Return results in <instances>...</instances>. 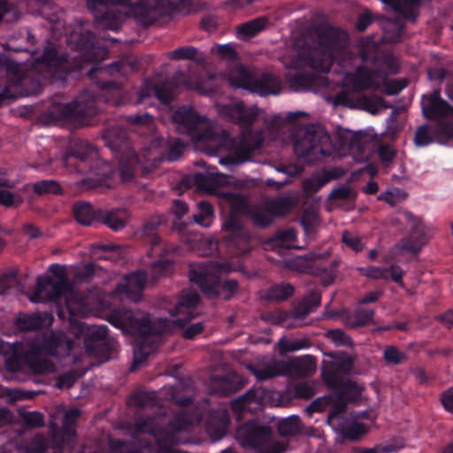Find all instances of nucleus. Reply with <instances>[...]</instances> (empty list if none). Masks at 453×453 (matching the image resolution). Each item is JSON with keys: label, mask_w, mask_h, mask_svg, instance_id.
<instances>
[{"label": "nucleus", "mask_w": 453, "mask_h": 453, "mask_svg": "<svg viewBox=\"0 0 453 453\" xmlns=\"http://www.w3.org/2000/svg\"><path fill=\"white\" fill-rule=\"evenodd\" d=\"M348 36L345 32L334 27L325 28L318 37L314 47L309 49L303 56V65L316 72H328L333 60L337 57L338 65L343 78L340 90L334 96L335 104L347 105L350 108L365 110L377 114L387 105L380 97L358 96L364 89L382 88L388 95L396 94L407 86L405 80H388L384 73L372 72L360 66L368 56H353L347 49Z\"/></svg>", "instance_id": "f257e3e1"}, {"label": "nucleus", "mask_w": 453, "mask_h": 453, "mask_svg": "<svg viewBox=\"0 0 453 453\" xmlns=\"http://www.w3.org/2000/svg\"><path fill=\"white\" fill-rule=\"evenodd\" d=\"M72 348V342L62 333L40 335L26 343L10 344L0 340V354L5 357L12 371L28 367L36 373L52 372L55 365L50 357H65Z\"/></svg>", "instance_id": "f03ea898"}, {"label": "nucleus", "mask_w": 453, "mask_h": 453, "mask_svg": "<svg viewBox=\"0 0 453 453\" xmlns=\"http://www.w3.org/2000/svg\"><path fill=\"white\" fill-rule=\"evenodd\" d=\"M327 406L334 409L327 418L329 426L347 440H361L370 431L375 420L374 416L368 418L366 412L354 414L342 411L333 395L318 398L307 408V411L310 414L322 411Z\"/></svg>", "instance_id": "7ed1b4c3"}, {"label": "nucleus", "mask_w": 453, "mask_h": 453, "mask_svg": "<svg viewBox=\"0 0 453 453\" xmlns=\"http://www.w3.org/2000/svg\"><path fill=\"white\" fill-rule=\"evenodd\" d=\"M50 271L52 275L49 278L38 279L35 291L30 296V300L39 303L64 296L71 314L85 315V303L67 281L65 268L58 265H53L50 266Z\"/></svg>", "instance_id": "20e7f679"}, {"label": "nucleus", "mask_w": 453, "mask_h": 453, "mask_svg": "<svg viewBox=\"0 0 453 453\" xmlns=\"http://www.w3.org/2000/svg\"><path fill=\"white\" fill-rule=\"evenodd\" d=\"M296 154L307 162L334 155L329 134L320 127H298L292 134Z\"/></svg>", "instance_id": "39448f33"}, {"label": "nucleus", "mask_w": 453, "mask_h": 453, "mask_svg": "<svg viewBox=\"0 0 453 453\" xmlns=\"http://www.w3.org/2000/svg\"><path fill=\"white\" fill-rule=\"evenodd\" d=\"M108 321L124 333L139 335L142 338L163 334L170 329V322L166 319H157L153 322L147 315L137 311H113L108 315Z\"/></svg>", "instance_id": "423d86ee"}, {"label": "nucleus", "mask_w": 453, "mask_h": 453, "mask_svg": "<svg viewBox=\"0 0 453 453\" xmlns=\"http://www.w3.org/2000/svg\"><path fill=\"white\" fill-rule=\"evenodd\" d=\"M164 152L160 142H154L142 154V159L138 160L135 153L129 148H125L118 156L119 170L121 180L128 182L133 180L134 171L140 164L144 170L156 167L163 160Z\"/></svg>", "instance_id": "0eeeda50"}, {"label": "nucleus", "mask_w": 453, "mask_h": 453, "mask_svg": "<svg viewBox=\"0 0 453 453\" xmlns=\"http://www.w3.org/2000/svg\"><path fill=\"white\" fill-rule=\"evenodd\" d=\"M180 132L187 133L194 142L214 139V123L187 106L180 107L173 115Z\"/></svg>", "instance_id": "6e6552de"}, {"label": "nucleus", "mask_w": 453, "mask_h": 453, "mask_svg": "<svg viewBox=\"0 0 453 453\" xmlns=\"http://www.w3.org/2000/svg\"><path fill=\"white\" fill-rule=\"evenodd\" d=\"M228 81L234 87L244 88L261 96L277 94L280 81L272 75H263L257 78L251 72L241 65L234 67L229 74Z\"/></svg>", "instance_id": "1a4fd4ad"}, {"label": "nucleus", "mask_w": 453, "mask_h": 453, "mask_svg": "<svg viewBox=\"0 0 453 453\" xmlns=\"http://www.w3.org/2000/svg\"><path fill=\"white\" fill-rule=\"evenodd\" d=\"M237 268L229 263L219 265L209 262L199 266H192L190 270V280L196 282L201 290L209 297L219 295V277L223 273L235 271Z\"/></svg>", "instance_id": "9d476101"}, {"label": "nucleus", "mask_w": 453, "mask_h": 453, "mask_svg": "<svg viewBox=\"0 0 453 453\" xmlns=\"http://www.w3.org/2000/svg\"><path fill=\"white\" fill-rule=\"evenodd\" d=\"M397 219L406 223L407 227L411 230V234L395 245L392 249L393 256L398 257L405 253L416 254L419 252L426 242L421 222L408 211L399 212Z\"/></svg>", "instance_id": "9b49d317"}, {"label": "nucleus", "mask_w": 453, "mask_h": 453, "mask_svg": "<svg viewBox=\"0 0 453 453\" xmlns=\"http://www.w3.org/2000/svg\"><path fill=\"white\" fill-rule=\"evenodd\" d=\"M260 144V140L253 139L250 136H242L237 140H232L230 137H224L220 145L221 149L228 151L227 158H221L219 163L224 165L240 164L250 159L252 150H256Z\"/></svg>", "instance_id": "f8f14e48"}, {"label": "nucleus", "mask_w": 453, "mask_h": 453, "mask_svg": "<svg viewBox=\"0 0 453 453\" xmlns=\"http://www.w3.org/2000/svg\"><path fill=\"white\" fill-rule=\"evenodd\" d=\"M131 0H88V7L104 29L118 30L125 19L122 13L108 12L110 4H129Z\"/></svg>", "instance_id": "ddd939ff"}, {"label": "nucleus", "mask_w": 453, "mask_h": 453, "mask_svg": "<svg viewBox=\"0 0 453 453\" xmlns=\"http://www.w3.org/2000/svg\"><path fill=\"white\" fill-rule=\"evenodd\" d=\"M216 107L222 119L242 126L252 124L259 116V110L255 105L245 107L239 100H234L227 104L218 103Z\"/></svg>", "instance_id": "4468645a"}, {"label": "nucleus", "mask_w": 453, "mask_h": 453, "mask_svg": "<svg viewBox=\"0 0 453 453\" xmlns=\"http://www.w3.org/2000/svg\"><path fill=\"white\" fill-rule=\"evenodd\" d=\"M293 207V201L288 196L266 200L252 211L253 221L259 226H267L274 217L282 216Z\"/></svg>", "instance_id": "2eb2a0df"}, {"label": "nucleus", "mask_w": 453, "mask_h": 453, "mask_svg": "<svg viewBox=\"0 0 453 453\" xmlns=\"http://www.w3.org/2000/svg\"><path fill=\"white\" fill-rule=\"evenodd\" d=\"M224 229L227 232L226 243L229 250H234L236 255L243 254L250 250L249 235L233 212L224 224Z\"/></svg>", "instance_id": "dca6fc26"}, {"label": "nucleus", "mask_w": 453, "mask_h": 453, "mask_svg": "<svg viewBox=\"0 0 453 453\" xmlns=\"http://www.w3.org/2000/svg\"><path fill=\"white\" fill-rule=\"evenodd\" d=\"M270 430L265 426L249 422L241 426L236 432V438L244 448H257L266 441Z\"/></svg>", "instance_id": "f3484780"}, {"label": "nucleus", "mask_w": 453, "mask_h": 453, "mask_svg": "<svg viewBox=\"0 0 453 453\" xmlns=\"http://www.w3.org/2000/svg\"><path fill=\"white\" fill-rule=\"evenodd\" d=\"M169 8L168 0H135L134 12L140 21L149 25L167 13Z\"/></svg>", "instance_id": "a211bd4d"}, {"label": "nucleus", "mask_w": 453, "mask_h": 453, "mask_svg": "<svg viewBox=\"0 0 453 453\" xmlns=\"http://www.w3.org/2000/svg\"><path fill=\"white\" fill-rule=\"evenodd\" d=\"M199 302L196 292L192 290L183 291L174 310L171 311V316L174 318L173 323L181 326L185 322L196 315V307Z\"/></svg>", "instance_id": "6ab92c4d"}, {"label": "nucleus", "mask_w": 453, "mask_h": 453, "mask_svg": "<svg viewBox=\"0 0 453 453\" xmlns=\"http://www.w3.org/2000/svg\"><path fill=\"white\" fill-rule=\"evenodd\" d=\"M146 284V276L144 272L139 270L129 275H127L123 282L118 285L115 296L125 295L127 299L137 302L142 297V292Z\"/></svg>", "instance_id": "aec40b11"}, {"label": "nucleus", "mask_w": 453, "mask_h": 453, "mask_svg": "<svg viewBox=\"0 0 453 453\" xmlns=\"http://www.w3.org/2000/svg\"><path fill=\"white\" fill-rule=\"evenodd\" d=\"M269 391L264 388H256L249 391L245 395L232 403L236 411H255L269 403Z\"/></svg>", "instance_id": "412c9836"}, {"label": "nucleus", "mask_w": 453, "mask_h": 453, "mask_svg": "<svg viewBox=\"0 0 453 453\" xmlns=\"http://www.w3.org/2000/svg\"><path fill=\"white\" fill-rule=\"evenodd\" d=\"M358 272L372 280H391L397 283L402 288H405V285L403 281V269L395 265H392L388 268L380 266H366L357 268Z\"/></svg>", "instance_id": "4be33fe9"}, {"label": "nucleus", "mask_w": 453, "mask_h": 453, "mask_svg": "<svg viewBox=\"0 0 453 453\" xmlns=\"http://www.w3.org/2000/svg\"><path fill=\"white\" fill-rule=\"evenodd\" d=\"M422 109L428 118H448L453 120V107L441 99L438 91L433 92L429 96L423 97Z\"/></svg>", "instance_id": "5701e85b"}, {"label": "nucleus", "mask_w": 453, "mask_h": 453, "mask_svg": "<svg viewBox=\"0 0 453 453\" xmlns=\"http://www.w3.org/2000/svg\"><path fill=\"white\" fill-rule=\"evenodd\" d=\"M96 158L97 152L95 148L88 142H81L73 154L64 158V164L73 165L78 172H85L88 163Z\"/></svg>", "instance_id": "b1692460"}, {"label": "nucleus", "mask_w": 453, "mask_h": 453, "mask_svg": "<svg viewBox=\"0 0 453 453\" xmlns=\"http://www.w3.org/2000/svg\"><path fill=\"white\" fill-rule=\"evenodd\" d=\"M453 136V128L449 126L440 125L432 132L426 126L420 127L415 134V144L417 146H426L433 142H443L445 139Z\"/></svg>", "instance_id": "393cba45"}, {"label": "nucleus", "mask_w": 453, "mask_h": 453, "mask_svg": "<svg viewBox=\"0 0 453 453\" xmlns=\"http://www.w3.org/2000/svg\"><path fill=\"white\" fill-rule=\"evenodd\" d=\"M173 82L178 86L183 84L186 88L197 91L202 95L210 96L215 90V78L211 75L205 78H196V81H193L188 79L184 73H179L174 76Z\"/></svg>", "instance_id": "a878e982"}, {"label": "nucleus", "mask_w": 453, "mask_h": 453, "mask_svg": "<svg viewBox=\"0 0 453 453\" xmlns=\"http://www.w3.org/2000/svg\"><path fill=\"white\" fill-rule=\"evenodd\" d=\"M352 367V360L349 356L341 355L336 357L330 364L326 365L323 376L328 384H335L340 374L349 372Z\"/></svg>", "instance_id": "bb28decb"}, {"label": "nucleus", "mask_w": 453, "mask_h": 453, "mask_svg": "<svg viewBox=\"0 0 453 453\" xmlns=\"http://www.w3.org/2000/svg\"><path fill=\"white\" fill-rule=\"evenodd\" d=\"M154 94L158 100L167 104L173 97V91L170 84H160L156 87H152L149 84H145L139 92V103L144 102V100Z\"/></svg>", "instance_id": "cd10ccee"}, {"label": "nucleus", "mask_w": 453, "mask_h": 453, "mask_svg": "<svg viewBox=\"0 0 453 453\" xmlns=\"http://www.w3.org/2000/svg\"><path fill=\"white\" fill-rule=\"evenodd\" d=\"M389 4L392 9L408 19H415L417 16V8L420 0H380Z\"/></svg>", "instance_id": "c85d7f7f"}, {"label": "nucleus", "mask_w": 453, "mask_h": 453, "mask_svg": "<svg viewBox=\"0 0 453 453\" xmlns=\"http://www.w3.org/2000/svg\"><path fill=\"white\" fill-rule=\"evenodd\" d=\"M81 336H84L86 345L89 346V342H95L97 344L107 336V327L104 325L80 324Z\"/></svg>", "instance_id": "c756f323"}, {"label": "nucleus", "mask_w": 453, "mask_h": 453, "mask_svg": "<svg viewBox=\"0 0 453 453\" xmlns=\"http://www.w3.org/2000/svg\"><path fill=\"white\" fill-rule=\"evenodd\" d=\"M85 104L83 100H77L73 103L62 105L63 118L76 119L78 116H87L92 114L94 111L91 108L93 102Z\"/></svg>", "instance_id": "7c9ffc66"}, {"label": "nucleus", "mask_w": 453, "mask_h": 453, "mask_svg": "<svg viewBox=\"0 0 453 453\" xmlns=\"http://www.w3.org/2000/svg\"><path fill=\"white\" fill-rule=\"evenodd\" d=\"M229 423L228 415L225 411H221L218 414L217 423L214 424L211 419L207 425V432L212 440L220 439L226 432Z\"/></svg>", "instance_id": "2f4dec72"}, {"label": "nucleus", "mask_w": 453, "mask_h": 453, "mask_svg": "<svg viewBox=\"0 0 453 453\" xmlns=\"http://www.w3.org/2000/svg\"><path fill=\"white\" fill-rule=\"evenodd\" d=\"M266 25V19L263 18L256 19L242 24L237 29V37L240 39H247L254 36L263 30Z\"/></svg>", "instance_id": "473e14b6"}, {"label": "nucleus", "mask_w": 453, "mask_h": 453, "mask_svg": "<svg viewBox=\"0 0 453 453\" xmlns=\"http://www.w3.org/2000/svg\"><path fill=\"white\" fill-rule=\"evenodd\" d=\"M76 220L84 226L91 225L96 219V213L91 205L87 203H77L73 207Z\"/></svg>", "instance_id": "72a5a7b5"}, {"label": "nucleus", "mask_w": 453, "mask_h": 453, "mask_svg": "<svg viewBox=\"0 0 453 453\" xmlns=\"http://www.w3.org/2000/svg\"><path fill=\"white\" fill-rule=\"evenodd\" d=\"M155 424L156 421L154 418L149 419L142 423H138L137 430L142 433H149L155 436L159 445L166 443L168 441H172V435L168 434V433L166 432H161V429H157L154 426H152Z\"/></svg>", "instance_id": "f704fd0d"}, {"label": "nucleus", "mask_w": 453, "mask_h": 453, "mask_svg": "<svg viewBox=\"0 0 453 453\" xmlns=\"http://www.w3.org/2000/svg\"><path fill=\"white\" fill-rule=\"evenodd\" d=\"M404 447L403 439H394L370 449H360L356 453H395Z\"/></svg>", "instance_id": "c9c22d12"}, {"label": "nucleus", "mask_w": 453, "mask_h": 453, "mask_svg": "<svg viewBox=\"0 0 453 453\" xmlns=\"http://www.w3.org/2000/svg\"><path fill=\"white\" fill-rule=\"evenodd\" d=\"M273 245L276 247L288 249H301L302 246L297 243L296 234L293 229L280 232L273 240Z\"/></svg>", "instance_id": "e433bc0d"}, {"label": "nucleus", "mask_w": 453, "mask_h": 453, "mask_svg": "<svg viewBox=\"0 0 453 453\" xmlns=\"http://www.w3.org/2000/svg\"><path fill=\"white\" fill-rule=\"evenodd\" d=\"M199 213L194 216L196 223L204 227H209L212 223L213 211L211 205L207 202H200L198 203Z\"/></svg>", "instance_id": "4c0bfd02"}, {"label": "nucleus", "mask_w": 453, "mask_h": 453, "mask_svg": "<svg viewBox=\"0 0 453 453\" xmlns=\"http://www.w3.org/2000/svg\"><path fill=\"white\" fill-rule=\"evenodd\" d=\"M46 448L45 440L42 436H35L26 449L15 447L13 449H9L8 453H43ZM0 453L5 452L0 449Z\"/></svg>", "instance_id": "58836bf2"}, {"label": "nucleus", "mask_w": 453, "mask_h": 453, "mask_svg": "<svg viewBox=\"0 0 453 453\" xmlns=\"http://www.w3.org/2000/svg\"><path fill=\"white\" fill-rule=\"evenodd\" d=\"M80 415V411L77 409L67 411L65 414L62 431L68 439H72L75 436L74 425Z\"/></svg>", "instance_id": "ea45409f"}, {"label": "nucleus", "mask_w": 453, "mask_h": 453, "mask_svg": "<svg viewBox=\"0 0 453 453\" xmlns=\"http://www.w3.org/2000/svg\"><path fill=\"white\" fill-rule=\"evenodd\" d=\"M280 364L277 362H272L270 365L266 367L263 368H255V367H250L253 374L257 377L258 380H267L271 379L273 377H275L277 375L281 374L280 370Z\"/></svg>", "instance_id": "a19ab883"}, {"label": "nucleus", "mask_w": 453, "mask_h": 453, "mask_svg": "<svg viewBox=\"0 0 453 453\" xmlns=\"http://www.w3.org/2000/svg\"><path fill=\"white\" fill-rule=\"evenodd\" d=\"M278 429L282 435H291L300 430V419L297 416L288 417L278 424Z\"/></svg>", "instance_id": "79ce46f5"}, {"label": "nucleus", "mask_w": 453, "mask_h": 453, "mask_svg": "<svg viewBox=\"0 0 453 453\" xmlns=\"http://www.w3.org/2000/svg\"><path fill=\"white\" fill-rule=\"evenodd\" d=\"M320 303V294L317 291L311 293L309 296L304 298L302 304L296 311L298 317L305 316L310 313L314 308L318 307Z\"/></svg>", "instance_id": "37998d69"}, {"label": "nucleus", "mask_w": 453, "mask_h": 453, "mask_svg": "<svg viewBox=\"0 0 453 453\" xmlns=\"http://www.w3.org/2000/svg\"><path fill=\"white\" fill-rule=\"evenodd\" d=\"M191 247L192 249L197 250L200 255L209 256L217 250L218 245L213 240L208 238L202 240L201 237L196 236V242L191 244Z\"/></svg>", "instance_id": "c03bdc74"}, {"label": "nucleus", "mask_w": 453, "mask_h": 453, "mask_svg": "<svg viewBox=\"0 0 453 453\" xmlns=\"http://www.w3.org/2000/svg\"><path fill=\"white\" fill-rule=\"evenodd\" d=\"M280 351L284 354L288 351H297L309 347V341L307 339H296L292 341L280 340L279 342Z\"/></svg>", "instance_id": "a18cd8bd"}, {"label": "nucleus", "mask_w": 453, "mask_h": 453, "mask_svg": "<svg viewBox=\"0 0 453 453\" xmlns=\"http://www.w3.org/2000/svg\"><path fill=\"white\" fill-rule=\"evenodd\" d=\"M42 325V318L39 314L25 315L18 320L19 327L23 330L38 328Z\"/></svg>", "instance_id": "49530a36"}, {"label": "nucleus", "mask_w": 453, "mask_h": 453, "mask_svg": "<svg viewBox=\"0 0 453 453\" xmlns=\"http://www.w3.org/2000/svg\"><path fill=\"white\" fill-rule=\"evenodd\" d=\"M302 225L305 232H309L319 223V211L316 206L307 209L302 217Z\"/></svg>", "instance_id": "de8ad7c7"}, {"label": "nucleus", "mask_w": 453, "mask_h": 453, "mask_svg": "<svg viewBox=\"0 0 453 453\" xmlns=\"http://www.w3.org/2000/svg\"><path fill=\"white\" fill-rule=\"evenodd\" d=\"M405 197L406 193L403 190L395 188L380 194L379 198L387 202L390 205H395V203L404 200Z\"/></svg>", "instance_id": "09e8293b"}, {"label": "nucleus", "mask_w": 453, "mask_h": 453, "mask_svg": "<svg viewBox=\"0 0 453 453\" xmlns=\"http://www.w3.org/2000/svg\"><path fill=\"white\" fill-rule=\"evenodd\" d=\"M22 203L21 196L8 189L0 188V203L8 207H16Z\"/></svg>", "instance_id": "8fccbe9b"}, {"label": "nucleus", "mask_w": 453, "mask_h": 453, "mask_svg": "<svg viewBox=\"0 0 453 453\" xmlns=\"http://www.w3.org/2000/svg\"><path fill=\"white\" fill-rule=\"evenodd\" d=\"M34 190L38 194H57L60 191V187L55 180H42L34 184Z\"/></svg>", "instance_id": "3c124183"}, {"label": "nucleus", "mask_w": 453, "mask_h": 453, "mask_svg": "<svg viewBox=\"0 0 453 453\" xmlns=\"http://www.w3.org/2000/svg\"><path fill=\"white\" fill-rule=\"evenodd\" d=\"M293 288L289 284H280L273 286L270 292L269 297L274 300H283L291 296Z\"/></svg>", "instance_id": "603ef678"}, {"label": "nucleus", "mask_w": 453, "mask_h": 453, "mask_svg": "<svg viewBox=\"0 0 453 453\" xmlns=\"http://www.w3.org/2000/svg\"><path fill=\"white\" fill-rule=\"evenodd\" d=\"M24 424L30 427H40L44 425V419L42 413L38 411H26L22 413Z\"/></svg>", "instance_id": "864d4df0"}, {"label": "nucleus", "mask_w": 453, "mask_h": 453, "mask_svg": "<svg viewBox=\"0 0 453 453\" xmlns=\"http://www.w3.org/2000/svg\"><path fill=\"white\" fill-rule=\"evenodd\" d=\"M333 177L329 174H326L323 177L313 176L312 178L306 180L303 183L304 188L308 192L317 191L326 182H328Z\"/></svg>", "instance_id": "5fc2aeb1"}, {"label": "nucleus", "mask_w": 453, "mask_h": 453, "mask_svg": "<svg viewBox=\"0 0 453 453\" xmlns=\"http://www.w3.org/2000/svg\"><path fill=\"white\" fill-rule=\"evenodd\" d=\"M211 52L223 59H233L235 57V50L231 44H215L211 48Z\"/></svg>", "instance_id": "6e6d98bb"}, {"label": "nucleus", "mask_w": 453, "mask_h": 453, "mask_svg": "<svg viewBox=\"0 0 453 453\" xmlns=\"http://www.w3.org/2000/svg\"><path fill=\"white\" fill-rule=\"evenodd\" d=\"M326 337L336 346H347L350 344V339L340 329L328 331L326 333Z\"/></svg>", "instance_id": "4d7b16f0"}, {"label": "nucleus", "mask_w": 453, "mask_h": 453, "mask_svg": "<svg viewBox=\"0 0 453 453\" xmlns=\"http://www.w3.org/2000/svg\"><path fill=\"white\" fill-rule=\"evenodd\" d=\"M196 49L194 47H183L172 51L169 57L176 60L192 59L196 57Z\"/></svg>", "instance_id": "13d9d810"}, {"label": "nucleus", "mask_w": 453, "mask_h": 453, "mask_svg": "<svg viewBox=\"0 0 453 453\" xmlns=\"http://www.w3.org/2000/svg\"><path fill=\"white\" fill-rule=\"evenodd\" d=\"M342 242L354 251H359L363 249L364 244L358 235L344 232L342 237Z\"/></svg>", "instance_id": "bf43d9fd"}, {"label": "nucleus", "mask_w": 453, "mask_h": 453, "mask_svg": "<svg viewBox=\"0 0 453 453\" xmlns=\"http://www.w3.org/2000/svg\"><path fill=\"white\" fill-rule=\"evenodd\" d=\"M155 400V393L139 392L135 394L131 401L134 404L141 407L152 405Z\"/></svg>", "instance_id": "052dcab7"}, {"label": "nucleus", "mask_w": 453, "mask_h": 453, "mask_svg": "<svg viewBox=\"0 0 453 453\" xmlns=\"http://www.w3.org/2000/svg\"><path fill=\"white\" fill-rule=\"evenodd\" d=\"M296 394L298 397L309 399L316 394L315 384L312 382L298 384L296 388Z\"/></svg>", "instance_id": "680f3d73"}, {"label": "nucleus", "mask_w": 453, "mask_h": 453, "mask_svg": "<svg viewBox=\"0 0 453 453\" xmlns=\"http://www.w3.org/2000/svg\"><path fill=\"white\" fill-rule=\"evenodd\" d=\"M378 153L383 164L388 165L395 158L396 151L390 145H380L378 148Z\"/></svg>", "instance_id": "e2e57ef3"}, {"label": "nucleus", "mask_w": 453, "mask_h": 453, "mask_svg": "<svg viewBox=\"0 0 453 453\" xmlns=\"http://www.w3.org/2000/svg\"><path fill=\"white\" fill-rule=\"evenodd\" d=\"M383 357L387 362L391 364H398L404 358V355L393 346L385 349Z\"/></svg>", "instance_id": "0e129e2a"}, {"label": "nucleus", "mask_w": 453, "mask_h": 453, "mask_svg": "<svg viewBox=\"0 0 453 453\" xmlns=\"http://www.w3.org/2000/svg\"><path fill=\"white\" fill-rule=\"evenodd\" d=\"M105 224L111 229L118 231L126 225V219L117 213H111L105 219Z\"/></svg>", "instance_id": "69168bd1"}, {"label": "nucleus", "mask_w": 453, "mask_h": 453, "mask_svg": "<svg viewBox=\"0 0 453 453\" xmlns=\"http://www.w3.org/2000/svg\"><path fill=\"white\" fill-rule=\"evenodd\" d=\"M388 27L385 30V38L395 42L400 37L402 25L397 22H388Z\"/></svg>", "instance_id": "338daca9"}, {"label": "nucleus", "mask_w": 453, "mask_h": 453, "mask_svg": "<svg viewBox=\"0 0 453 453\" xmlns=\"http://www.w3.org/2000/svg\"><path fill=\"white\" fill-rule=\"evenodd\" d=\"M238 289L236 280H229L223 283L221 287L222 296L225 299H229Z\"/></svg>", "instance_id": "774afa93"}]
</instances>
